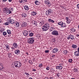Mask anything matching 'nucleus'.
<instances>
[{
  "mask_svg": "<svg viewBox=\"0 0 79 79\" xmlns=\"http://www.w3.org/2000/svg\"><path fill=\"white\" fill-rule=\"evenodd\" d=\"M9 46L8 45H6V48L8 50H9Z\"/></svg>",
  "mask_w": 79,
  "mask_h": 79,
  "instance_id": "obj_39",
  "label": "nucleus"
},
{
  "mask_svg": "<svg viewBox=\"0 0 79 79\" xmlns=\"http://www.w3.org/2000/svg\"><path fill=\"white\" fill-rule=\"evenodd\" d=\"M22 27H26L27 26V23L26 22L22 24Z\"/></svg>",
  "mask_w": 79,
  "mask_h": 79,
  "instance_id": "obj_24",
  "label": "nucleus"
},
{
  "mask_svg": "<svg viewBox=\"0 0 79 79\" xmlns=\"http://www.w3.org/2000/svg\"><path fill=\"white\" fill-rule=\"evenodd\" d=\"M49 28H50V24L46 23L42 26V29L43 31H47Z\"/></svg>",
  "mask_w": 79,
  "mask_h": 79,
  "instance_id": "obj_2",
  "label": "nucleus"
},
{
  "mask_svg": "<svg viewBox=\"0 0 79 79\" xmlns=\"http://www.w3.org/2000/svg\"><path fill=\"white\" fill-rule=\"evenodd\" d=\"M74 55L77 56H79V52L78 51H76L74 52Z\"/></svg>",
  "mask_w": 79,
  "mask_h": 79,
  "instance_id": "obj_19",
  "label": "nucleus"
},
{
  "mask_svg": "<svg viewBox=\"0 0 79 79\" xmlns=\"http://www.w3.org/2000/svg\"><path fill=\"white\" fill-rule=\"evenodd\" d=\"M3 35L4 36H5V37H9V35H7V33L6 32V31H4L3 32Z\"/></svg>",
  "mask_w": 79,
  "mask_h": 79,
  "instance_id": "obj_14",
  "label": "nucleus"
},
{
  "mask_svg": "<svg viewBox=\"0 0 79 79\" xmlns=\"http://www.w3.org/2000/svg\"><path fill=\"white\" fill-rule=\"evenodd\" d=\"M21 66V63L19 61H15L12 63L11 65L12 68H19Z\"/></svg>",
  "mask_w": 79,
  "mask_h": 79,
  "instance_id": "obj_1",
  "label": "nucleus"
},
{
  "mask_svg": "<svg viewBox=\"0 0 79 79\" xmlns=\"http://www.w3.org/2000/svg\"><path fill=\"white\" fill-rule=\"evenodd\" d=\"M39 67L40 68H41V67H42V64H40L39 65Z\"/></svg>",
  "mask_w": 79,
  "mask_h": 79,
  "instance_id": "obj_40",
  "label": "nucleus"
},
{
  "mask_svg": "<svg viewBox=\"0 0 79 79\" xmlns=\"http://www.w3.org/2000/svg\"><path fill=\"white\" fill-rule=\"evenodd\" d=\"M26 55H28V53L26 52Z\"/></svg>",
  "mask_w": 79,
  "mask_h": 79,
  "instance_id": "obj_58",
  "label": "nucleus"
},
{
  "mask_svg": "<svg viewBox=\"0 0 79 79\" xmlns=\"http://www.w3.org/2000/svg\"><path fill=\"white\" fill-rule=\"evenodd\" d=\"M32 70L33 71H36V70L35 69H32Z\"/></svg>",
  "mask_w": 79,
  "mask_h": 79,
  "instance_id": "obj_47",
  "label": "nucleus"
},
{
  "mask_svg": "<svg viewBox=\"0 0 79 79\" xmlns=\"http://www.w3.org/2000/svg\"><path fill=\"white\" fill-rule=\"evenodd\" d=\"M24 9L25 10H26V11H28V10H29V7L25 5L24 6Z\"/></svg>",
  "mask_w": 79,
  "mask_h": 79,
  "instance_id": "obj_20",
  "label": "nucleus"
},
{
  "mask_svg": "<svg viewBox=\"0 0 79 79\" xmlns=\"http://www.w3.org/2000/svg\"><path fill=\"white\" fill-rule=\"evenodd\" d=\"M55 55L54 54L52 56V58H53V57H55Z\"/></svg>",
  "mask_w": 79,
  "mask_h": 79,
  "instance_id": "obj_50",
  "label": "nucleus"
},
{
  "mask_svg": "<svg viewBox=\"0 0 79 79\" xmlns=\"http://www.w3.org/2000/svg\"><path fill=\"white\" fill-rule=\"evenodd\" d=\"M15 26L16 27H18L19 26V23L18 22H16L15 24Z\"/></svg>",
  "mask_w": 79,
  "mask_h": 79,
  "instance_id": "obj_21",
  "label": "nucleus"
},
{
  "mask_svg": "<svg viewBox=\"0 0 79 79\" xmlns=\"http://www.w3.org/2000/svg\"><path fill=\"white\" fill-rule=\"evenodd\" d=\"M53 12H52V10L51 9H50L47 10L46 12V15L48 16H49L50 15H51V14H52Z\"/></svg>",
  "mask_w": 79,
  "mask_h": 79,
  "instance_id": "obj_5",
  "label": "nucleus"
},
{
  "mask_svg": "<svg viewBox=\"0 0 79 79\" xmlns=\"http://www.w3.org/2000/svg\"><path fill=\"white\" fill-rule=\"evenodd\" d=\"M61 27H66V25L65 24V23H63L62 25H61Z\"/></svg>",
  "mask_w": 79,
  "mask_h": 79,
  "instance_id": "obj_26",
  "label": "nucleus"
},
{
  "mask_svg": "<svg viewBox=\"0 0 79 79\" xmlns=\"http://www.w3.org/2000/svg\"><path fill=\"white\" fill-rule=\"evenodd\" d=\"M35 3L36 4V5H38L39 3V2L38 1H35Z\"/></svg>",
  "mask_w": 79,
  "mask_h": 79,
  "instance_id": "obj_31",
  "label": "nucleus"
},
{
  "mask_svg": "<svg viewBox=\"0 0 79 79\" xmlns=\"http://www.w3.org/2000/svg\"><path fill=\"white\" fill-rule=\"evenodd\" d=\"M65 19L66 20V22L67 24H69L71 22V20H70L69 17H66Z\"/></svg>",
  "mask_w": 79,
  "mask_h": 79,
  "instance_id": "obj_8",
  "label": "nucleus"
},
{
  "mask_svg": "<svg viewBox=\"0 0 79 79\" xmlns=\"http://www.w3.org/2000/svg\"><path fill=\"white\" fill-rule=\"evenodd\" d=\"M28 79H33L31 77H30V78H29Z\"/></svg>",
  "mask_w": 79,
  "mask_h": 79,
  "instance_id": "obj_56",
  "label": "nucleus"
},
{
  "mask_svg": "<svg viewBox=\"0 0 79 79\" xmlns=\"http://www.w3.org/2000/svg\"><path fill=\"white\" fill-rule=\"evenodd\" d=\"M13 46L15 48H18V44H17L15 43L13 44Z\"/></svg>",
  "mask_w": 79,
  "mask_h": 79,
  "instance_id": "obj_17",
  "label": "nucleus"
},
{
  "mask_svg": "<svg viewBox=\"0 0 79 79\" xmlns=\"http://www.w3.org/2000/svg\"><path fill=\"white\" fill-rule=\"evenodd\" d=\"M8 0L9 2H11V1H12V0Z\"/></svg>",
  "mask_w": 79,
  "mask_h": 79,
  "instance_id": "obj_54",
  "label": "nucleus"
},
{
  "mask_svg": "<svg viewBox=\"0 0 79 79\" xmlns=\"http://www.w3.org/2000/svg\"><path fill=\"white\" fill-rule=\"evenodd\" d=\"M69 39H71V40H73V39H74V36L73 35H70L69 37H67V39L69 40Z\"/></svg>",
  "mask_w": 79,
  "mask_h": 79,
  "instance_id": "obj_9",
  "label": "nucleus"
},
{
  "mask_svg": "<svg viewBox=\"0 0 79 79\" xmlns=\"http://www.w3.org/2000/svg\"><path fill=\"white\" fill-rule=\"evenodd\" d=\"M61 8H63V9H66V8H65L64 6H61Z\"/></svg>",
  "mask_w": 79,
  "mask_h": 79,
  "instance_id": "obj_42",
  "label": "nucleus"
},
{
  "mask_svg": "<svg viewBox=\"0 0 79 79\" xmlns=\"http://www.w3.org/2000/svg\"><path fill=\"white\" fill-rule=\"evenodd\" d=\"M11 48L13 50H15V48H14V47L13 46Z\"/></svg>",
  "mask_w": 79,
  "mask_h": 79,
  "instance_id": "obj_49",
  "label": "nucleus"
},
{
  "mask_svg": "<svg viewBox=\"0 0 79 79\" xmlns=\"http://www.w3.org/2000/svg\"><path fill=\"white\" fill-rule=\"evenodd\" d=\"M33 35H34V34L33 33H30L29 34L30 37H32V36H33Z\"/></svg>",
  "mask_w": 79,
  "mask_h": 79,
  "instance_id": "obj_34",
  "label": "nucleus"
},
{
  "mask_svg": "<svg viewBox=\"0 0 79 79\" xmlns=\"http://www.w3.org/2000/svg\"><path fill=\"white\" fill-rule=\"evenodd\" d=\"M71 79H76L74 78H71Z\"/></svg>",
  "mask_w": 79,
  "mask_h": 79,
  "instance_id": "obj_60",
  "label": "nucleus"
},
{
  "mask_svg": "<svg viewBox=\"0 0 79 79\" xmlns=\"http://www.w3.org/2000/svg\"><path fill=\"white\" fill-rule=\"evenodd\" d=\"M15 53L16 55H19L20 54V50H16L15 51Z\"/></svg>",
  "mask_w": 79,
  "mask_h": 79,
  "instance_id": "obj_13",
  "label": "nucleus"
},
{
  "mask_svg": "<svg viewBox=\"0 0 79 79\" xmlns=\"http://www.w3.org/2000/svg\"><path fill=\"white\" fill-rule=\"evenodd\" d=\"M4 25H6L8 26V25H10V23L6 22L4 23Z\"/></svg>",
  "mask_w": 79,
  "mask_h": 79,
  "instance_id": "obj_35",
  "label": "nucleus"
},
{
  "mask_svg": "<svg viewBox=\"0 0 79 79\" xmlns=\"http://www.w3.org/2000/svg\"><path fill=\"white\" fill-rule=\"evenodd\" d=\"M7 33H8V34H11V31L10 30H7Z\"/></svg>",
  "mask_w": 79,
  "mask_h": 79,
  "instance_id": "obj_30",
  "label": "nucleus"
},
{
  "mask_svg": "<svg viewBox=\"0 0 79 79\" xmlns=\"http://www.w3.org/2000/svg\"><path fill=\"white\" fill-rule=\"evenodd\" d=\"M22 17L23 18H26L27 17V14L26 13H23L22 14Z\"/></svg>",
  "mask_w": 79,
  "mask_h": 79,
  "instance_id": "obj_16",
  "label": "nucleus"
},
{
  "mask_svg": "<svg viewBox=\"0 0 79 79\" xmlns=\"http://www.w3.org/2000/svg\"><path fill=\"white\" fill-rule=\"evenodd\" d=\"M52 53H56V52H58V49L57 48H55L52 50Z\"/></svg>",
  "mask_w": 79,
  "mask_h": 79,
  "instance_id": "obj_11",
  "label": "nucleus"
},
{
  "mask_svg": "<svg viewBox=\"0 0 79 79\" xmlns=\"http://www.w3.org/2000/svg\"><path fill=\"white\" fill-rule=\"evenodd\" d=\"M0 66H3V64H2V63H0Z\"/></svg>",
  "mask_w": 79,
  "mask_h": 79,
  "instance_id": "obj_48",
  "label": "nucleus"
},
{
  "mask_svg": "<svg viewBox=\"0 0 79 79\" xmlns=\"http://www.w3.org/2000/svg\"><path fill=\"white\" fill-rule=\"evenodd\" d=\"M56 76H57L58 77H59V76H60V73H58L56 74Z\"/></svg>",
  "mask_w": 79,
  "mask_h": 79,
  "instance_id": "obj_41",
  "label": "nucleus"
},
{
  "mask_svg": "<svg viewBox=\"0 0 79 79\" xmlns=\"http://www.w3.org/2000/svg\"><path fill=\"white\" fill-rule=\"evenodd\" d=\"M34 38H30L27 39V42L30 44H32L34 42Z\"/></svg>",
  "mask_w": 79,
  "mask_h": 79,
  "instance_id": "obj_4",
  "label": "nucleus"
},
{
  "mask_svg": "<svg viewBox=\"0 0 79 79\" xmlns=\"http://www.w3.org/2000/svg\"><path fill=\"white\" fill-rule=\"evenodd\" d=\"M76 36H77V37H79V35L77 34Z\"/></svg>",
  "mask_w": 79,
  "mask_h": 79,
  "instance_id": "obj_55",
  "label": "nucleus"
},
{
  "mask_svg": "<svg viewBox=\"0 0 79 79\" xmlns=\"http://www.w3.org/2000/svg\"><path fill=\"white\" fill-rule=\"evenodd\" d=\"M25 74H26L27 76V77L29 76V74L28 73H25Z\"/></svg>",
  "mask_w": 79,
  "mask_h": 79,
  "instance_id": "obj_38",
  "label": "nucleus"
},
{
  "mask_svg": "<svg viewBox=\"0 0 79 79\" xmlns=\"http://www.w3.org/2000/svg\"><path fill=\"white\" fill-rule=\"evenodd\" d=\"M27 2V0H23V3H24L25 2Z\"/></svg>",
  "mask_w": 79,
  "mask_h": 79,
  "instance_id": "obj_44",
  "label": "nucleus"
},
{
  "mask_svg": "<svg viewBox=\"0 0 79 79\" xmlns=\"http://www.w3.org/2000/svg\"><path fill=\"white\" fill-rule=\"evenodd\" d=\"M29 32V31H26L25 30L23 31V34L24 36H27V35H28V33Z\"/></svg>",
  "mask_w": 79,
  "mask_h": 79,
  "instance_id": "obj_10",
  "label": "nucleus"
},
{
  "mask_svg": "<svg viewBox=\"0 0 79 79\" xmlns=\"http://www.w3.org/2000/svg\"><path fill=\"white\" fill-rule=\"evenodd\" d=\"M30 62H32V61H31Z\"/></svg>",
  "mask_w": 79,
  "mask_h": 79,
  "instance_id": "obj_63",
  "label": "nucleus"
},
{
  "mask_svg": "<svg viewBox=\"0 0 79 79\" xmlns=\"http://www.w3.org/2000/svg\"><path fill=\"white\" fill-rule=\"evenodd\" d=\"M63 23V22H58L57 24L58 25H59L60 26H61Z\"/></svg>",
  "mask_w": 79,
  "mask_h": 79,
  "instance_id": "obj_28",
  "label": "nucleus"
},
{
  "mask_svg": "<svg viewBox=\"0 0 79 79\" xmlns=\"http://www.w3.org/2000/svg\"><path fill=\"white\" fill-rule=\"evenodd\" d=\"M1 32H3V30H2V29H1Z\"/></svg>",
  "mask_w": 79,
  "mask_h": 79,
  "instance_id": "obj_57",
  "label": "nucleus"
},
{
  "mask_svg": "<svg viewBox=\"0 0 79 79\" xmlns=\"http://www.w3.org/2000/svg\"><path fill=\"white\" fill-rule=\"evenodd\" d=\"M31 31H29V32H31Z\"/></svg>",
  "mask_w": 79,
  "mask_h": 79,
  "instance_id": "obj_62",
  "label": "nucleus"
},
{
  "mask_svg": "<svg viewBox=\"0 0 79 79\" xmlns=\"http://www.w3.org/2000/svg\"><path fill=\"white\" fill-rule=\"evenodd\" d=\"M61 27H66V25L65 24V23H63L62 25H61Z\"/></svg>",
  "mask_w": 79,
  "mask_h": 79,
  "instance_id": "obj_27",
  "label": "nucleus"
},
{
  "mask_svg": "<svg viewBox=\"0 0 79 79\" xmlns=\"http://www.w3.org/2000/svg\"><path fill=\"white\" fill-rule=\"evenodd\" d=\"M36 12L34 11H32V15L33 16H35V15H36Z\"/></svg>",
  "mask_w": 79,
  "mask_h": 79,
  "instance_id": "obj_29",
  "label": "nucleus"
},
{
  "mask_svg": "<svg viewBox=\"0 0 79 79\" xmlns=\"http://www.w3.org/2000/svg\"><path fill=\"white\" fill-rule=\"evenodd\" d=\"M52 34L55 36H58V35H59L58 32L56 30H54L52 32Z\"/></svg>",
  "mask_w": 79,
  "mask_h": 79,
  "instance_id": "obj_6",
  "label": "nucleus"
},
{
  "mask_svg": "<svg viewBox=\"0 0 79 79\" xmlns=\"http://www.w3.org/2000/svg\"><path fill=\"white\" fill-rule=\"evenodd\" d=\"M56 69H60L61 70L63 69V66H60V65H59V66H56Z\"/></svg>",
  "mask_w": 79,
  "mask_h": 79,
  "instance_id": "obj_12",
  "label": "nucleus"
},
{
  "mask_svg": "<svg viewBox=\"0 0 79 79\" xmlns=\"http://www.w3.org/2000/svg\"><path fill=\"white\" fill-rule=\"evenodd\" d=\"M11 54H10V53H8V57H9V58H11L12 56V55H11Z\"/></svg>",
  "mask_w": 79,
  "mask_h": 79,
  "instance_id": "obj_33",
  "label": "nucleus"
},
{
  "mask_svg": "<svg viewBox=\"0 0 79 79\" xmlns=\"http://www.w3.org/2000/svg\"><path fill=\"white\" fill-rule=\"evenodd\" d=\"M29 63H30V62H29Z\"/></svg>",
  "mask_w": 79,
  "mask_h": 79,
  "instance_id": "obj_64",
  "label": "nucleus"
},
{
  "mask_svg": "<svg viewBox=\"0 0 79 79\" xmlns=\"http://www.w3.org/2000/svg\"><path fill=\"white\" fill-rule=\"evenodd\" d=\"M40 24H41V25H42V23L41 22H40Z\"/></svg>",
  "mask_w": 79,
  "mask_h": 79,
  "instance_id": "obj_61",
  "label": "nucleus"
},
{
  "mask_svg": "<svg viewBox=\"0 0 79 79\" xmlns=\"http://www.w3.org/2000/svg\"><path fill=\"white\" fill-rule=\"evenodd\" d=\"M46 70H49V68H46Z\"/></svg>",
  "mask_w": 79,
  "mask_h": 79,
  "instance_id": "obj_53",
  "label": "nucleus"
},
{
  "mask_svg": "<svg viewBox=\"0 0 79 79\" xmlns=\"http://www.w3.org/2000/svg\"><path fill=\"white\" fill-rule=\"evenodd\" d=\"M9 23L10 24H14L15 23V21L13 19H9Z\"/></svg>",
  "mask_w": 79,
  "mask_h": 79,
  "instance_id": "obj_15",
  "label": "nucleus"
},
{
  "mask_svg": "<svg viewBox=\"0 0 79 79\" xmlns=\"http://www.w3.org/2000/svg\"><path fill=\"white\" fill-rule=\"evenodd\" d=\"M52 77H50V79H52Z\"/></svg>",
  "mask_w": 79,
  "mask_h": 79,
  "instance_id": "obj_59",
  "label": "nucleus"
},
{
  "mask_svg": "<svg viewBox=\"0 0 79 79\" xmlns=\"http://www.w3.org/2000/svg\"><path fill=\"white\" fill-rule=\"evenodd\" d=\"M70 31V32L72 33V32H74L76 31V29L74 28H72L71 29Z\"/></svg>",
  "mask_w": 79,
  "mask_h": 79,
  "instance_id": "obj_22",
  "label": "nucleus"
},
{
  "mask_svg": "<svg viewBox=\"0 0 79 79\" xmlns=\"http://www.w3.org/2000/svg\"><path fill=\"white\" fill-rule=\"evenodd\" d=\"M77 8H79V4H78V5H77Z\"/></svg>",
  "mask_w": 79,
  "mask_h": 79,
  "instance_id": "obj_51",
  "label": "nucleus"
},
{
  "mask_svg": "<svg viewBox=\"0 0 79 79\" xmlns=\"http://www.w3.org/2000/svg\"><path fill=\"white\" fill-rule=\"evenodd\" d=\"M2 2H6L7 0H2Z\"/></svg>",
  "mask_w": 79,
  "mask_h": 79,
  "instance_id": "obj_45",
  "label": "nucleus"
},
{
  "mask_svg": "<svg viewBox=\"0 0 79 79\" xmlns=\"http://www.w3.org/2000/svg\"><path fill=\"white\" fill-rule=\"evenodd\" d=\"M48 21L50 22H51V23H55V21L51 19H48Z\"/></svg>",
  "mask_w": 79,
  "mask_h": 79,
  "instance_id": "obj_23",
  "label": "nucleus"
},
{
  "mask_svg": "<svg viewBox=\"0 0 79 79\" xmlns=\"http://www.w3.org/2000/svg\"><path fill=\"white\" fill-rule=\"evenodd\" d=\"M73 70L75 72H77V71H78V69L75 68H73Z\"/></svg>",
  "mask_w": 79,
  "mask_h": 79,
  "instance_id": "obj_32",
  "label": "nucleus"
},
{
  "mask_svg": "<svg viewBox=\"0 0 79 79\" xmlns=\"http://www.w3.org/2000/svg\"><path fill=\"white\" fill-rule=\"evenodd\" d=\"M19 2L21 3H23V0H19Z\"/></svg>",
  "mask_w": 79,
  "mask_h": 79,
  "instance_id": "obj_36",
  "label": "nucleus"
},
{
  "mask_svg": "<svg viewBox=\"0 0 79 79\" xmlns=\"http://www.w3.org/2000/svg\"><path fill=\"white\" fill-rule=\"evenodd\" d=\"M72 61L73 60H72V59H69V63H71Z\"/></svg>",
  "mask_w": 79,
  "mask_h": 79,
  "instance_id": "obj_37",
  "label": "nucleus"
},
{
  "mask_svg": "<svg viewBox=\"0 0 79 79\" xmlns=\"http://www.w3.org/2000/svg\"><path fill=\"white\" fill-rule=\"evenodd\" d=\"M32 23L34 25H35V26H37V21L35 20H33L32 21Z\"/></svg>",
  "mask_w": 79,
  "mask_h": 79,
  "instance_id": "obj_18",
  "label": "nucleus"
},
{
  "mask_svg": "<svg viewBox=\"0 0 79 79\" xmlns=\"http://www.w3.org/2000/svg\"><path fill=\"white\" fill-rule=\"evenodd\" d=\"M48 6H51V3H50V2H48L47 0H45V1L44 2Z\"/></svg>",
  "mask_w": 79,
  "mask_h": 79,
  "instance_id": "obj_7",
  "label": "nucleus"
},
{
  "mask_svg": "<svg viewBox=\"0 0 79 79\" xmlns=\"http://www.w3.org/2000/svg\"><path fill=\"white\" fill-rule=\"evenodd\" d=\"M3 22L2 21V20L0 19V23H2Z\"/></svg>",
  "mask_w": 79,
  "mask_h": 79,
  "instance_id": "obj_46",
  "label": "nucleus"
},
{
  "mask_svg": "<svg viewBox=\"0 0 79 79\" xmlns=\"http://www.w3.org/2000/svg\"><path fill=\"white\" fill-rule=\"evenodd\" d=\"M49 52V51H48V50H46L45 51V53H48Z\"/></svg>",
  "mask_w": 79,
  "mask_h": 79,
  "instance_id": "obj_43",
  "label": "nucleus"
},
{
  "mask_svg": "<svg viewBox=\"0 0 79 79\" xmlns=\"http://www.w3.org/2000/svg\"><path fill=\"white\" fill-rule=\"evenodd\" d=\"M72 47L73 48H77V45L75 44H73Z\"/></svg>",
  "mask_w": 79,
  "mask_h": 79,
  "instance_id": "obj_25",
  "label": "nucleus"
},
{
  "mask_svg": "<svg viewBox=\"0 0 79 79\" xmlns=\"http://www.w3.org/2000/svg\"><path fill=\"white\" fill-rule=\"evenodd\" d=\"M3 11L4 13H6L7 15H9L10 13H11L13 11V9L12 8L10 9L9 10L4 8L3 9Z\"/></svg>",
  "mask_w": 79,
  "mask_h": 79,
  "instance_id": "obj_3",
  "label": "nucleus"
},
{
  "mask_svg": "<svg viewBox=\"0 0 79 79\" xmlns=\"http://www.w3.org/2000/svg\"><path fill=\"white\" fill-rule=\"evenodd\" d=\"M64 52H65V53H67L68 52H67V51L66 50H64Z\"/></svg>",
  "mask_w": 79,
  "mask_h": 79,
  "instance_id": "obj_52",
  "label": "nucleus"
}]
</instances>
